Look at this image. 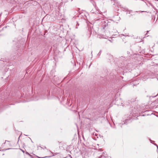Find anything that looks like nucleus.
Listing matches in <instances>:
<instances>
[{"mask_svg": "<svg viewBox=\"0 0 158 158\" xmlns=\"http://www.w3.org/2000/svg\"><path fill=\"white\" fill-rule=\"evenodd\" d=\"M6 141L8 142V141H6H6H5V143H6Z\"/></svg>", "mask_w": 158, "mask_h": 158, "instance_id": "obj_1", "label": "nucleus"}]
</instances>
